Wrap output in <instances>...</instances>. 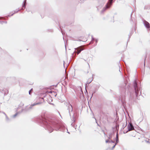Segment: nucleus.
Masks as SVG:
<instances>
[{
    "instance_id": "1",
    "label": "nucleus",
    "mask_w": 150,
    "mask_h": 150,
    "mask_svg": "<svg viewBox=\"0 0 150 150\" xmlns=\"http://www.w3.org/2000/svg\"><path fill=\"white\" fill-rule=\"evenodd\" d=\"M37 119L38 122L40 123L41 126L47 130L49 133L52 132L54 129L62 132H64L66 130V128L64 126L60 125L52 120H48L43 116H39Z\"/></svg>"
},
{
    "instance_id": "2",
    "label": "nucleus",
    "mask_w": 150,
    "mask_h": 150,
    "mask_svg": "<svg viewBox=\"0 0 150 150\" xmlns=\"http://www.w3.org/2000/svg\"><path fill=\"white\" fill-rule=\"evenodd\" d=\"M66 106L67 107L66 112H68L69 113L71 117V116H72L74 122H75V117H74V113L73 111V109L72 105L70 103H68L66 105Z\"/></svg>"
},
{
    "instance_id": "3",
    "label": "nucleus",
    "mask_w": 150,
    "mask_h": 150,
    "mask_svg": "<svg viewBox=\"0 0 150 150\" xmlns=\"http://www.w3.org/2000/svg\"><path fill=\"white\" fill-rule=\"evenodd\" d=\"M133 84L135 95L136 97H137L138 96H139L141 94V91L139 92L140 91V88L138 86L136 79L134 81Z\"/></svg>"
},
{
    "instance_id": "4",
    "label": "nucleus",
    "mask_w": 150,
    "mask_h": 150,
    "mask_svg": "<svg viewBox=\"0 0 150 150\" xmlns=\"http://www.w3.org/2000/svg\"><path fill=\"white\" fill-rule=\"evenodd\" d=\"M42 102H38L36 103H34L29 106H26L25 108L22 109L21 111V112H26L30 111L31 110L33 109V107L35 105H38L41 104Z\"/></svg>"
},
{
    "instance_id": "5",
    "label": "nucleus",
    "mask_w": 150,
    "mask_h": 150,
    "mask_svg": "<svg viewBox=\"0 0 150 150\" xmlns=\"http://www.w3.org/2000/svg\"><path fill=\"white\" fill-rule=\"evenodd\" d=\"M114 2L113 0H108V2L101 11V13H103L107 9L109 8L112 5Z\"/></svg>"
},
{
    "instance_id": "6",
    "label": "nucleus",
    "mask_w": 150,
    "mask_h": 150,
    "mask_svg": "<svg viewBox=\"0 0 150 150\" xmlns=\"http://www.w3.org/2000/svg\"><path fill=\"white\" fill-rule=\"evenodd\" d=\"M74 49L75 50L73 53L76 52L77 53V54H78L81 52V51L84 50V48L82 46H81L76 48H75ZM73 54L74 53H73Z\"/></svg>"
},
{
    "instance_id": "7",
    "label": "nucleus",
    "mask_w": 150,
    "mask_h": 150,
    "mask_svg": "<svg viewBox=\"0 0 150 150\" xmlns=\"http://www.w3.org/2000/svg\"><path fill=\"white\" fill-rule=\"evenodd\" d=\"M128 130L126 132V133L128 132L133 130L134 129V127L132 123H129L127 125Z\"/></svg>"
},
{
    "instance_id": "8",
    "label": "nucleus",
    "mask_w": 150,
    "mask_h": 150,
    "mask_svg": "<svg viewBox=\"0 0 150 150\" xmlns=\"http://www.w3.org/2000/svg\"><path fill=\"white\" fill-rule=\"evenodd\" d=\"M126 86V83H124L123 85L120 86V88H123L124 89V92H125L127 90H127L128 91L129 88H130V87L129 86H127V88H126L125 87V86Z\"/></svg>"
},
{
    "instance_id": "9",
    "label": "nucleus",
    "mask_w": 150,
    "mask_h": 150,
    "mask_svg": "<svg viewBox=\"0 0 150 150\" xmlns=\"http://www.w3.org/2000/svg\"><path fill=\"white\" fill-rule=\"evenodd\" d=\"M143 23L145 27L148 29L150 30V25L149 23L145 20L143 21Z\"/></svg>"
},
{
    "instance_id": "10",
    "label": "nucleus",
    "mask_w": 150,
    "mask_h": 150,
    "mask_svg": "<svg viewBox=\"0 0 150 150\" xmlns=\"http://www.w3.org/2000/svg\"><path fill=\"white\" fill-rule=\"evenodd\" d=\"M26 0H24L22 4V8H21V10H23L25 8L26 6L27 5Z\"/></svg>"
},
{
    "instance_id": "11",
    "label": "nucleus",
    "mask_w": 150,
    "mask_h": 150,
    "mask_svg": "<svg viewBox=\"0 0 150 150\" xmlns=\"http://www.w3.org/2000/svg\"><path fill=\"white\" fill-rule=\"evenodd\" d=\"M120 99L121 101V102L123 104L125 103V97H122V98H121L120 97Z\"/></svg>"
},
{
    "instance_id": "12",
    "label": "nucleus",
    "mask_w": 150,
    "mask_h": 150,
    "mask_svg": "<svg viewBox=\"0 0 150 150\" xmlns=\"http://www.w3.org/2000/svg\"><path fill=\"white\" fill-rule=\"evenodd\" d=\"M22 112H21V111H19V112H18L16 113H15V115H13V118H15L16 116L18 114H20Z\"/></svg>"
},
{
    "instance_id": "13",
    "label": "nucleus",
    "mask_w": 150,
    "mask_h": 150,
    "mask_svg": "<svg viewBox=\"0 0 150 150\" xmlns=\"http://www.w3.org/2000/svg\"><path fill=\"white\" fill-rule=\"evenodd\" d=\"M93 80V79H92L91 81L90 82H89L88 81H87V82H86V85H85V88H86V87L87 86H88V84L92 81Z\"/></svg>"
},
{
    "instance_id": "14",
    "label": "nucleus",
    "mask_w": 150,
    "mask_h": 150,
    "mask_svg": "<svg viewBox=\"0 0 150 150\" xmlns=\"http://www.w3.org/2000/svg\"><path fill=\"white\" fill-rule=\"evenodd\" d=\"M104 3L102 4L101 5L97 7V9L98 10H100V9L103 6Z\"/></svg>"
},
{
    "instance_id": "15",
    "label": "nucleus",
    "mask_w": 150,
    "mask_h": 150,
    "mask_svg": "<svg viewBox=\"0 0 150 150\" xmlns=\"http://www.w3.org/2000/svg\"><path fill=\"white\" fill-rule=\"evenodd\" d=\"M114 133L113 132V133H111L110 134H109V137H108V139H110L112 138V135H113V134H114Z\"/></svg>"
},
{
    "instance_id": "16",
    "label": "nucleus",
    "mask_w": 150,
    "mask_h": 150,
    "mask_svg": "<svg viewBox=\"0 0 150 150\" xmlns=\"http://www.w3.org/2000/svg\"><path fill=\"white\" fill-rule=\"evenodd\" d=\"M20 11V10L19 9V8H18V9H16V11H14V12L11 15V16H13L14 14L16 13H17L18 11Z\"/></svg>"
},
{
    "instance_id": "17",
    "label": "nucleus",
    "mask_w": 150,
    "mask_h": 150,
    "mask_svg": "<svg viewBox=\"0 0 150 150\" xmlns=\"http://www.w3.org/2000/svg\"><path fill=\"white\" fill-rule=\"evenodd\" d=\"M115 143L118 144L119 142L118 137H116L115 138Z\"/></svg>"
},
{
    "instance_id": "18",
    "label": "nucleus",
    "mask_w": 150,
    "mask_h": 150,
    "mask_svg": "<svg viewBox=\"0 0 150 150\" xmlns=\"http://www.w3.org/2000/svg\"><path fill=\"white\" fill-rule=\"evenodd\" d=\"M7 22L6 21H0V23L3 24V23H7Z\"/></svg>"
},
{
    "instance_id": "19",
    "label": "nucleus",
    "mask_w": 150,
    "mask_h": 150,
    "mask_svg": "<svg viewBox=\"0 0 150 150\" xmlns=\"http://www.w3.org/2000/svg\"><path fill=\"white\" fill-rule=\"evenodd\" d=\"M96 39L95 38H93L92 35L91 36V40L93 41V42L94 41H95L96 40Z\"/></svg>"
},
{
    "instance_id": "20",
    "label": "nucleus",
    "mask_w": 150,
    "mask_h": 150,
    "mask_svg": "<svg viewBox=\"0 0 150 150\" xmlns=\"http://www.w3.org/2000/svg\"><path fill=\"white\" fill-rule=\"evenodd\" d=\"M149 8V6H148L146 5L144 7V9H147Z\"/></svg>"
},
{
    "instance_id": "21",
    "label": "nucleus",
    "mask_w": 150,
    "mask_h": 150,
    "mask_svg": "<svg viewBox=\"0 0 150 150\" xmlns=\"http://www.w3.org/2000/svg\"><path fill=\"white\" fill-rule=\"evenodd\" d=\"M39 100L41 101H43L44 100V99L43 98H39Z\"/></svg>"
},
{
    "instance_id": "22",
    "label": "nucleus",
    "mask_w": 150,
    "mask_h": 150,
    "mask_svg": "<svg viewBox=\"0 0 150 150\" xmlns=\"http://www.w3.org/2000/svg\"><path fill=\"white\" fill-rule=\"evenodd\" d=\"M117 144L116 143H115V144L112 146V149H113L115 147V146Z\"/></svg>"
},
{
    "instance_id": "23",
    "label": "nucleus",
    "mask_w": 150,
    "mask_h": 150,
    "mask_svg": "<svg viewBox=\"0 0 150 150\" xmlns=\"http://www.w3.org/2000/svg\"><path fill=\"white\" fill-rule=\"evenodd\" d=\"M33 90V89L32 88L30 90V91H29V94L30 95H31V91Z\"/></svg>"
},
{
    "instance_id": "24",
    "label": "nucleus",
    "mask_w": 150,
    "mask_h": 150,
    "mask_svg": "<svg viewBox=\"0 0 150 150\" xmlns=\"http://www.w3.org/2000/svg\"><path fill=\"white\" fill-rule=\"evenodd\" d=\"M105 142L106 143H110V141L108 139L106 140Z\"/></svg>"
},
{
    "instance_id": "25",
    "label": "nucleus",
    "mask_w": 150,
    "mask_h": 150,
    "mask_svg": "<svg viewBox=\"0 0 150 150\" xmlns=\"http://www.w3.org/2000/svg\"><path fill=\"white\" fill-rule=\"evenodd\" d=\"M95 41L96 42V45H97V43L98 42V40L96 39Z\"/></svg>"
},
{
    "instance_id": "26",
    "label": "nucleus",
    "mask_w": 150,
    "mask_h": 150,
    "mask_svg": "<svg viewBox=\"0 0 150 150\" xmlns=\"http://www.w3.org/2000/svg\"><path fill=\"white\" fill-rule=\"evenodd\" d=\"M110 142H111V143H115V142L114 141H112L111 140H110Z\"/></svg>"
},
{
    "instance_id": "27",
    "label": "nucleus",
    "mask_w": 150,
    "mask_h": 150,
    "mask_svg": "<svg viewBox=\"0 0 150 150\" xmlns=\"http://www.w3.org/2000/svg\"><path fill=\"white\" fill-rule=\"evenodd\" d=\"M93 43V41L91 40V42H90L89 44L90 45V44H92Z\"/></svg>"
},
{
    "instance_id": "28",
    "label": "nucleus",
    "mask_w": 150,
    "mask_h": 150,
    "mask_svg": "<svg viewBox=\"0 0 150 150\" xmlns=\"http://www.w3.org/2000/svg\"><path fill=\"white\" fill-rule=\"evenodd\" d=\"M134 132V133H136V131L134 132ZM132 136H133V137H135V134H134L133 135H132Z\"/></svg>"
},
{
    "instance_id": "29",
    "label": "nucleus",
    "mask_w": 150,
    "mask_h": 150,
    "mask_svg": "<svg viewBox=\"0 0 150 150\" xmlns=\"http://www.w3.org/2000/svg\"><path fill=\"white\" fill-rule=\"evenodd\" d=\"M116 137H118V134L117 132V133Z\"/></svg>"
},
{
    "instance_id": "30",
    "label": "nucleus",
    "mask_w": 150,
    "mask_h": 150,
    "mask_svg": "<svg viewBox=\"0 0 150 150\" xmlns=\"http://www.w3.org/2000/svg\"><path fill=\"white\" fill-rule=\"evenodd\" d=\"M95 92H96V91H93V92L92 93V96L93 95L94 93H95Z\"/></svg>"
},
{
    "instance_id": "31",
    "label": "nucleus",
    "mask_w": 150,
    "mask_h": 150,
    "mask_svg": "<svg viewBox=\"0 0 150 150\" xmlns=\"http://www.w3.org/2000/svg\"><path fill=\"white\" fill-rule=\"evenodd\" d=\"M4 114L5 115H6H6L5 114V113H4ZM6 118L7 119H8V117L7 116H6Z\"/></svg>"
},
{
    "instance_id": "32",
    "label": "nucleus",
    "mask_w": 150,
    "mask_h": 150,
    "mask_svg": "<svg viewBox=\"0 0 150 150\" xmlns=\"http://www.w3.org/2000/svg\"><path fill=\"white\" fill-rule=\"evenodd\" d=\"M89 70H88L87 72V73H88L89 72Z\"/></svg>"
},
{
    "instance_id": "33",
    "label": "nucleus",
    "mask_w": 150,
    "mask_h": 150,
    "mask_svg": "<svg viewBox=\"0 0 150 150\" xmlns=\"http://www.w3.org/2000/svg\"><path fill=\"white\" fill-rule=\"evenodd\" d=\"M1 19H4V18L3 17H1Z\"/></svg>"
},
{
    "instance_id": "34",
    "label": "nucleus",
    "mask_w": 150,
    "mask_h": 150,
    "mask_svg": "<svg viewBox=\"0 0 150 150\" xmlns=\"http://www.w3.org/2000/svg\"><path fill=\"white\" fill-rule=\"evenodd\" d=\"M130 38V36L129 35L128 39H129Z\"/></svg>"
},
{
    "instance_id": "35",
    "label": "nucleus",
    "mask_w": 150,
    "mask_h": 150,
    "mask_svg": "<svg viewBox=\"0 0 150 150\" xmlns=\"http://www.w3.org/2000/svg\"><path fill=\"white\" fill-rule=\"evenodd\" d=\"M11 16V15H10H10H8V16H7V17H8V16Z\"/></svg>"
},
{
    "instance_id": "36",
    "label": "nucleus",
    "mask_w": 150,
    "mask_h": 150,
    "mask_svg": "<svg viewBox=\"0 0 150 150\" xmlns=\"http://www.w3.org/2000/svg\"><path fill=\"white\" fill-rule=\"evenodd\" d=\"M147 142H149V143H150V142H149V141H147Z\"/></svg>"
},
{
    "instance_id": "37",
    "label": "nucleus",
    "mask_w": 150,
    "mask_h": 150,
    "mask_svg": "<svg viewBox=\"0 0 150 150\" xmlns=\"http://www.w3.org/2000/svg\"><path fill=\"white\" fill-rule=\"evenodd\" d=\"M62 34L63 35V33H62Z\"/></svg>"
},
{
    "instance_id": "38",
    "label": "nucleus",
    "mask_w": 150,
    "mask_h": 150,
    "mask_svg": "<svg viewBox=\"0 0 150 150\" xmlns=\"http://www.w3.org/2000/svg\"><path fill=\"white\" fill-rule=\"evenodd\" d=\"M124 133H126V132H124Z\"/></svg>"
},
{
    "instance_id": "39",
    "label": "nucleus",
    "mask_w": 150,
    "mask_h": 150,
    "mask_svg": "<svg viewBox=\"0 0 150 150\" xmlns=\"http://www.w3.org/2000/svg\"><path fill=\"white\" fill-rule=\"evenodd\" d=\"M107 121L108 122V119H107Z\"/></svg>"
},
{
    "instance_id": "40",
    "label": "nucleus",
    "mask_w": 150,
    "mask_h": 150,
    "mask_svg": "<svg viewBox=\"0 0 150 150\" xmlns=\"http://www.w3.org/2000/svg\"><path fill=\"white\" fill-rule=\"evenodd\" d=\"M56 95H57V94H56V95H55V96H56Z\"/></svg>"
},
{
    "instance_id": "41",
    "label": "nucleus",
    "mask_w": 150,
    "mask_h": 150,
    "mask_svg": "<svg viewBox=\"0 0 150 150\" xmlns=\"http://www.w3.org/2000/svg\"><path fill=\"white\" fill-rule=\"evenodd\" d=\"M132 16V13H131V16Z\"/></svg>"
},
{
    "instance_id": "42",
    "label": "nucleus",
    "mask_w": 150,
    "mask_h": 150,
    "mask_svg": "<svg viewBox=\"0 0 150 150\" xmlns=\"http://www.w3.org/2000/svg\"><path fill=\"white\" fill-rule=\"evenodd\" d=\"M88 64L89 66V64L88 63Z\"/></svg>"
},
{
    "instance_id": "43",
    "label": "nucleus",
    "mask_w": 150,
    "mask_h": 150,
    "mask_svg": "<svg viewBox=\"0 0 150 150\" xmlns=\"http://www.w3.org/2000/svg\"><path fill=\"white\" fill-rule=\"evenodd\" d=\"M127 43H128V42H127Z\"/></svg>"
},
{
    "instance_id": "44",
    "label": "nucleus",
    "mask_w": 150,
    "mask_h": 150,
    "mask_svg": "<svg viewBox=\"0 0 150 150\" xmlns=\"http://www.w3.org/2000/svg\"><path fill=\"white\" fill-rule=\"evenodd\" d=\"M60 29H61V28H60Z\"/></svg>"
},
{
    "instance_id": "45",
    "label": "nucleus",
    "mask_w": 150,
    "mask_h": 150,
    "mask_svg": "<svg viewBox=\"0 0 150 150\" xmlns=\"http://www.w3.org/2000/svg\"><path fill=\"white\" fill-rule=\"evenodd\" d=\"M144 65H145V62L144 63Z\"/></svg>"
}]
</instances>
